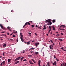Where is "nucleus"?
<instances>
[{
  "label": "nucleus",
  "mask_w": 66,
  "mask_h": 66,
  "mask_svg": "<svg viewBox=\"0 0 66 66\" xmlns=\"http://www.w3.org/2000/svg\"><path fill=\"white\" fill-rule=\"evenodd\" d=\"M21 57L20 56L18 57H17L16 59H15L14 60V61H15V62H16V61H18V60H20V58H21Z\"/></svg>",
  "instance_id": "obj_1"
},
{
  "label": "nucleus",
  "mask_w": 66,
  "mask_h": 66,
  "mask_svg": "<svg viewBox=\"0 0 66 66\" xmlns=\"http://www.w3.org/2000/svg\"><path fill=\"white\" fill-rule=\"evenodd\" d=\"M45 21L46 23H47V22H50V21H51V20H50V19H48L46 20Z\"/></svg>",
  "instance_id": "obj_2"
},
{
  "label": "nucleus",
  "mask_w": 66,
  "mask_h": 66,
  "mask_svg": "<svg viewBox=\"0 0 66 66\" xmlns=\"http://www.w3.org/2000/svg\"><path fill=\"white\" fill-rule=\"evenodd\" d=\"M0 26L1 27V28L2 29H4V28L3 27V26H2V25L1 24H0Z\"/></svg>",
  "instance_id": "obj_3"
},
{
  "label": "nucleus",
  "mask_w": 66,
  "mask_h": 66,
  "mask_svg": "<svg viewBox=\"0 0 66 66\" xmlns=\"http://www.w3.org/2000/svg\"><path fill=\"white\" fill-rule=\"evenodd\" d=\"M27 24H28L29 26H30V23L29 22H26L25 24V25H27Z\"/></svg>",
  "instance_id": "obj_4"
},
{
  "label": "nucleus",
  "mask_w": 66,
  "mask_h": 66,
  "mask_svg": "<svg viewBox=\"0 0 66 66\" xmlns=\"http://www.w3.org/2000/svg\"><path fill=\"white\" fill-rule=\"evenodd\" d=\"M56 61H55L53 63V66H54V65H56Z\"/></svg>",
  "instance_id": "obj_5"
},
{
  "label": "nucleus",
  "mask_w": 66,
  "mask_h": 66,
  "mask_svg": "<svg viewBox=\"0 0 66 66\" xmlns=\"http://www.w3.org/2000/svg\"><path fill=\"white\" fill-rule=\"evenodd\" d=\"M51 24H52V22H49L47 23V25L48 26L51 25Z\"/></svg>",
  "instance_id": "obj_6"
},
{
  "label": "nucleus",
  "mask_w": 66,
  "mask_h": 66,
  "mask_svg": "<svg viewBox=\"0 0 66 66\" xmlns=\"http://www.w3.org/2000/svg\"><path fill=\"white\" fill-rule=\"evenodd\" d=\"M29 62L30 63V64H31V65H33V63L32 62V61L30 60L29 61Z\"/></svg>",
  "instance_id": "obj_7"
},
{
  "label": "nucleus",
  "mask_w": 66,
  "mask_h": 66,
  "mask_svg": "<svg viewBox=\"0 0 66 66\" xmlns=\"http://www.w3.org/2000/svg\"><path fill=\"white\" fill-rule=\"evenodd\" d=\"M38 62L39 66H42L41 65H40V60H39Z\"/></svg>",
  "instance_id": "obj_8"
},
{
  "label": "nucleus",
  "mask_w": 66,
  "mask_h": 66,
  "mask_svg": "<svg viewBox=\"0 0 66 66\" xmlns=\"http://www.w3.org/2000/svg\"><path fill=\"white\" fill-rule=\"evenodd\" d=\"M7 28L9 30L10 32L12 31V30H11V29L10 27H7Z\"/></svg>",
  "instance_id": "obj_9"
},
{
  "label": "nucleus",
  "mask_w": 66,
  "mask_h": 66,
  "mask_svg": "<svg viewBox=\"0 0 66 66\" xmlns=\"http://www.w3.org/2000/svg\"><path fill=\"white\" fill-rule=\"evenodd\" d=\"M20 35L21 36V37H20V38H22L23 36V35H22V34L21 33H20Z\"/></svg>",
  "instance_id": "obj_10"
},
{
  "label": "nucleus",
  "mask_w": 66,
  "mask_h": 66,
  "mask_svg": "<svg viewBox=\"0 0 66 66\" xmlns=\"http://www.w3.org/2000/svg\"><path fill=\"white\" fill-rule=\"evenodd\" d=\"M3 48H5L6 47V44H4L3 45Z\"/></svg>",
  "instance_id": "obj_11"
},
{
  "label": "nucleus",
  "mask_w": 66,
  "mask_h": 66,
  "mask_svg": "<svg viewBox=\"0 0 66 66\" xmlns=\"http://www.w3.org/2000/svg\"><path fill=\"white\" fill-rule=\"evenodd\" d=\"M47 64L48 66H50V61H48V62L47 63Z\"/></svg>",
  "instance_id": "obj_12"
},
{
  "label": "nucleus",
  "mask_w": 66,
  "mask_h": 66,
  "mask_svg": "<svg viewBox=\"0 0 66 66\" xmlns=\"http://www.w3.org/2000/svg\"><path fill=\"white\" fill-rule=\"evenodd\" d=\"M39 44V43H36L35 44V45L36 46H37V45H38Z\"/></svg>",
  "instance_id": "obj_13"
},
{
  "label": "nucleus",
  "mask_w": 66,
  "mask_h": 66,
  "mask_svg": "<svg viewBox=\"0 0 66 66\" xmlns=\"http://www.w3.org/2000/svg\"><path fill=\"white\" fill-rule=\"evenodd\" d=\"M19 61H17L16 62H15V64H18V63H19Z\"/></svg>",
  "instance_id": "obj_14"
},
{
  "label": "nucleus",
  "mask_w": 66,
  "mask_h": 66,
  "mask_svg": "<svg viewBox=\"0 0 66 66\" xmlns=\"http://www.w3.org/2000/svg\"><path fill=\"white\" fill-rule=\"evenodd\" d=\"M20 39H21V40L22 42H24V40H23V38H21Z\"/></svg>",
  "instance_id": "obj_15"
},
{
  "label": "nucleus",
  "mask_w": 66,
  "mask_h": 66,
  "mask_svg": "<svg viewBox=\"0 0 66 66\" xmlns=\"http://www.w3.org/2000/svg\"><path fill=\"white\" fill-rule=\"evenodd\" d=\"M11 59H8V63H10V62H11Z\"/></svg>",
  "instance_id": "obj_16"
},
{
  "label": "nucleus",
  "mask_w": 66,
  "mask_h": 66,
  "mask_svg": "<svg viewBox=\"0 0 66 66\" xmlns=\"http://www.w3.org/2000/svg\"><path fill=\"white\" fill-rule=\"evenodd\" d=\"M31 60L35 64L36 63V62H35V61H34V60L33 59H32Z\"/></svg>",
  "instance_id": "obj_17"
},
{
  "label": "nucleus",
  "mask_w": 66,
  "mask_h": 66,
  "mask_svg": "<svg viewBox=\"0 0 66 66\" xmlns=\"http://www.w3.org/2000/svg\"><path fill=\"white\" fill-rule=\"evenodd\" d=\"M65 27V26L64 25H61L60 26V27Z\"/></svg>",
  "instance_id": "obj_18"
},
{
  "label": "nucleus",
  "mask_w": 66,
  "mask_h": 66,
  "mask_svg": "<svg viewBox=\"0 0 66 66\" xmlns=\"http://www.w3.org/2000/svg\"><path fill=\"white\" fill-rule=\"evenodd\" d=\"M33 49H35V48L32 47L31 48L29 49V51H30L31 50H33Z\"/></svg>",
  "instance_id": "obj_19"
},
{
  "label": "nucleus",
  "mask_w": 66,
  "mask_h": 66,
  "mask_svg": "<svg viewBox=\"0 0 66 66\" xmlns=\"http://www.w3.org/2000/svg\"><path fill=\"white\" fill-rule=\"evenodd\" d=\"M2 63L3 64V65H5V61H4L2 62Z\"/></svg>",
  "instance_id": "obj_20"
},
{
  "label": "nucleus",
  "mask_w": 66,
  "mask_h": 66,
  "mask_svg": "<svg viewBox=\"0 0 66 66\" xmlns=\"http://www.w3.org/2000/svg\"><path fill=\"white\" fill-rule=\"evenodd\" d=\"M35 53L36 55H37V54H38L39 53L38 52H35Z\"/></svg>",
  "instance_id": "obj_21"
},
{
  "label": "nucleus",
  "mask_w": 66,
  "mask_h": 66,
  "mask_svg": "<svg viewBox=\"0 0 66 66\" xmlns=\"http://www.w3.org/2000/svg\"><path fill=\"white\" fill-rule=\"evenodd\" d=\"M30 43H31L30 42H27V45H29L30 44Z\"/></svg>",
  "instance_id": "obj_22"
},
{
  "label": "nucleus",
  "mask_w": 66,
  "mask_h": 66,
  "mask_svg": "<svg viewBox=\"0 0 66 66\" xmlns=\"http://www.w3.org/2000/svg\"><path fill=\"white\" fill-rule=\"evenodd\" d=\"M55 21H55V20H52V22L53 23H54Z\"/></svg>",
  "instance_id": "obj_23"
},
{
  "label": "nucleus",
  "mask_w": 66,
  "mask_h": 66,
  "mask_svg": "<svg viewBox=\"0 0 66 66\" xmlns=\"http://www.w3.org/2000/svg\"><path fill=\"white\" fill-rule=\"evenodd\" d=\"M59 40H60L61 42H62V41H63V40L62 39H61L60 38H59Z\"/></svg>",
  "instance_id": "obj_24"
},
{
  "label": "nucleus",
  "mask_w": 66,
  "mask_h": 66,
  "mask_svg": "<svg viewBox=\"0 0 66 66\" xmlns=\"http://www.w3.org/2000/svg\"><path fill=\"white\" fill-rule=\"evenodd\" d=\"M52 28L53 29V30H55V27H54L53 26Z\"/></svg>",
  "instance_id": "obj_25"
},
{
  "label": "nucleus",
  "mask_w": 66,
  "mask_h": 66,
  "mask_svg": "<svg viewBox=\"0 0 66 66\" xmlns=\"http://www.w3.org/2000/svg\"><path fill=\"white\" fill-rule=\"evenodd\" d=\"M23 61H25V62H28V61L26 59H25L23 60Z\"/></svg>",
  "instance_id": "obj_26"
},
{
  "label": "nucleus",
  "mask_w": 66,
  "mask_h": 66,
  "mask_svg": "<svg viewBox=\"0 0 66 66\" xmlns=\"http://www.w3.org/2000/svg\"><path fill=\"white\" fill-rule=\"evenodd\" d=\"M49 47L51 49V51H52V50H51V45L49 46Z\"/></svg>",
  "instance_id": "obj_27"
},
{
  "label": "nucleus",
  "mask_w": 66,
  "mask_h": 66,
  "mask_svg": "<svg viewBox=\"0 0 66 66\" xmlns=\"http://www.w3.org/2000/svg\"><path fill=\"white\" fill-rule=\"evenodd\" d=\"M60 66H64V63L61 64Z\"/></svg>",
  "instance_id": "obj_28"
},
{
  "label": "nucleus",
  "mask_w": 66,
  "mask_h": 66,
  "mask_svg": "<svg viewBox=\"0 0 66 66\" xmlns=\"http://www.w3.org/2000/svg\"><path fill=\"white\" fill-rule=\"evenodd\" d=\"M54 57L55 59H56V57L55 56V55H54Z\"/></svg>",
  "instance_id": "obj_29"
},
{
  "label": "nucleus",
  "mask_w": 66,
  "mask_h": 66,
  "mask_svg": "<svg viewBox=\"0 0 66 66\" xmlns=\"http://www.w3.org/2000/svg\"><path fill=\"white\" fill-rule=\"evenodd\" d=\"M24 58V57H22L21 58V60H22Z\"/></svg>",
  "instance_id": "obj_30"
},
{
  "label": "nucleus",
  "mask_w": 66,
  "mask_h": 66,
  "mask_svg": "<svg viewBox=\"0 0 66 66\" xmlns=\"http://www.w3.org/2000/svg\"><path fill=\"white\" fill-rule=\"evenodd\" d=\"M28 34L30 35V36H31V34H31L30 32H29Z\"/></svg>",
  "instance_id": "obj_31"
},
{
  "label": "nucleus",
  "mask_w": 66,
  "mask_h": 66,
  "mask_svg": "<svg viewBox=\"0 0 66 66\" xmlns=\"http://www.w3.org/2000/svg\"><path fill=\"white\" fill-rule=\"evenodd\" d=\"M4 53H5V52H4V53H3V56H4Z\"/></svg>",
  "instance_id": "obj_32"
},
{
  "label": "nucleus",
  "mask_w": 66,
  "mask_h": 66,
  "mask_svg": "<svg viewBox=\"0 0 66 66\" xmlns=\"http://www.w3.org/2000/svg\"><path fill=\"white\" fill-rule=\"evenodd\" d=\"M13 37H16V36L14 35H13Z\"/></svg>",
  "instance_id": "obj_33"
},
{
  "label": "nucleus",
  "mask_w": 66,
  "mask_h": 66,
  "mask_svg": "<svg viewBox=\"0 0 66 66\" xmlns=\"http://www.w3.org/2000/svg\"><path fill=\"white\" fill-rule=\"evenodd\" d=\"M49 28L50 29H51V26H50V25L49 26Z\"/></svg>",
  "instance_id": "obj_34"
},
{
  "label": "nucleus",
  "mask_w": 66,
  "mask_h": 66,
  "mask_svg": "<svg viewBox=\"0 0 66 66\" xmlns=\"http://www.w3.org/2000/svg\"><path fill=\"white\" fill-rule=\"evenodd\" d=\"M28 56H32V55H28Z\"/></svg>",
  "instance_id": "obj_35"
},
{
  "label": "nucleus",
  "mask_w": 66,
  "mask_h": 66,
  "mask_svg": "<svg viewBox=\"0 0 66 66\" xmlns=\"http://www.w3.org/2000/svg\"><path fill=\"white\" fill-rule=\"evenodd\" d=\"M51 29H50L49 30V32H50V31H51Z\"/></svg>",
  "instance_id": "obj_36"
},
{
  "label": "nucleus",
  "mask_w": 66,
  "mask_h": 66,
  "mask_svg": "<svg viewBox=\"0 0 66 66\" xmlns=\"http://www.w3.org/2000/svg\"><path fill=\"white\" fill-rule=\"evenodd\" d=\"M50 40L51 42L52 43H53V41L52 40Z\"/></svg>",
  "instance_id": "obj_37"
},
{
  "label": "nucleus",
  "mask_w": 66,
  "mask_h": 66,
  "mask_svg": "<svg viewBox=\"0 0 66 66\" xmlns=\"http://www.w3.org/2000/svg\"><path fill=\"white\" fill-rule=\"evenodd\" d=\"M44 28H47V27H46V25H44Z\"/></svg>",
  "instance_id": "obj_38"
},
{
  "label": "nucleus",
  "mask_w": 66,
  "mask_h": 66,
  "mask_svg": "<svg viewBox=\"0 0 66 66\" xmlns=\"http://www.w3.org/2000/svg\"><path fill=\"white\" fill-rule=\"evenodd\" d=\"M16 41L17 42H18V38H17L16 39Z\"/></svg>",
  "instance_id": "obj_39"
},
{
  "label": "nucleus",
  "mask_w": 66,
  "mask_h": 66,
  "mask_svg": "<svg viewBox=\"0 0 66 66\" xmlns=\"http://www.w3.org/2000/svg\"><path fill=\"white\" fill-rule=\"evenodd\" d=\"M47 29V28H43V30H46Z\"/></svg>",
  "instance_id": "obj_40"
},
{
  "label": "nucleus",
  "mask_w": 66,
  "mask_h": 66,
  "mask_svg": "<svg viewBox=\"0 0 66 66\" xmlns=\"http://www.w3.org/2000/svg\"><path fill=\"white\" fill-rule=\"evenodd\" d=\"M56 60L57 62H59V59H56Z\"/></svg>",
  "instance_id": "obj_41"
},
{
  "label": "nucleus",
  "mask_w": 66,
  "mask_h": 66,
  "mask_svg": "<svg viewBox=\"0 0 66 66\" xmlns=\"http://www.w3.org/2000/svg\"><path fill=\"white\" fill-rule=\"evenodd\" d=\"M60 35L59 34L56 35V36H59Z\"/></svg>",
  "instance_id": "obj_42"
},
{
  "label": "nucleus",
  "mask_w": 66,
  "mask_h": 66,
  "mask_svg": "<svg viewBox=\"0 0 66 66\" xmlns=\"http://www.w3.org/2000/svg\"><path fill=\"white\" fill-rule=\"evenodd\" d=\"M0 65L1 66H2V62L1 64H0Z\"/></svg>",
  "instance_id": "obj_43"
},
{
  "label": "nucleus",
  "mask_w": 66,
  "mask_h": 66,
  "mask_svg": "<svg viewBox=\"0 0 66 66\" xmlns=\"http://www.w3.org/2000/svg\"><path fill=\"white\" fill-rule=\"evenodd\" d=\"M61 35H64V34H63V33H61Z\"/></svg>",
  "instance_id": "obj_44"
},
{
  "label": "nucleus",
  "mask_w": 66,
  "mask_h": 66,
  "mask_svg": "<svg viewBox=\"0 0 66 66\" xmlns=\"http://www.w3.org/2000/svg\"><path fill=\"white\" fill-rule=\"evenodd\" d=\"M5 33V32H4V31H3V32H1V33Z\"/></svg>",
  "instance_id": "obj_45"
},
{
  "label": "nucleus",
  "mask_w": 66,
  "mask_h": 66,
  "mask_svg": "<svg viewBox=\"0 0 66 66\" xmlns=\"http://www.w3.org/2000/svg\"><path fill=\"white\" fill-rule=\"evenodd\" d=\"M26 25H25V24L23 26V28H24V27H25Z\"/></svg>",
  "instance_id": "obj_46"
},
{
  "label": "nucleus",
  "mask_w": 66,
  "mask_h": 66,
  "mask_svg": "<svg viewBox=\"0 0 66 66\" xmlns=\"http://www.w3.org/2000/svg\"><path fill=\"white\" fill-rule=\"evenodd\" d=\"M29 22H31V23H32V22H33V21H30Z\"/></svg>",
  "instance_id": "obj_47"
},
{
  "label": "nucleus",
  "mask_w": 66,
  "mask_h": 66,
  "mask_svg": "<svg viewBox=\"0 0 66 66\" xmlns=\"http://www.w3.org/2000/svg\"><path fill=\"white\" fill-rule=\"evenodd\" d=\"M31 27H34V25H31Z\"/></svg>",
  "instance_id": "obj_48"
},
{
  "label": "nucleus",
  "mask_w": 66,
  "mask_h": 66,
  "mask_svg": "<svg viewBox=\"0 0 66 66\" xmlns=\"http://www.w3.org/2000/svg\"><path fill=\"white\" fill-rule=\"evenodd\" d=\"M35 35H36V36H37V34H36V33H35Z\"/></svg>",
  "instance_id": "obj_49"
},
{
  "label": "nucleus",
  "mask_w": 66,
  "mask_h": 66,
  "mask_svg": "<svg viewBox=\"0 0 66 66\" xmlns=\"http://www.w3.org/2000/svg\"><path fill=\"white\" fill-rule=\"evenodd\" d=\"M7 35H9V32H7Z\"/></svg>",
  "instance_id": "obj_50"
},
{
  "label": "nucleus",
  "mask_w": 66,
  "mask_h": 66,
  "mask_svg": "<svg viewBox=\"0 0 66 66\" xmlns=\"http://www.w3.org/2000/svg\"><path fill=\"white\" fill-rule=\"evenodd\" d=\"M61 49H63V47H62L61 48Z\"/></svg>",
  "instance_id": "obj_51"
},
{
  "label": "nucleus",
  "mask_w": 66,
  "mask_h": 66,
  "mask_svg": "<svg viewBox=\"0 0 66 66\" xmlns=\"http://www.w3.org/2000/svg\"><path fill=\"white\" fill-rule=\"evenodd\" d=\"M51 47H53V45H52V44L51 45Z\"/></svg>",
  "instance_id": "obj_52"
},
{
  "label": "nucleus",
  "mask_w": 66,
  "mask_h": 66,
  "mask_svg": "<svg viewBox=\"0 0 66 66\" xmlns=\"http://www.w3.org/2000/svg\"><path fill=\"white\" fill-rule=\"evenodd\" d=\"M44 47H43V48L42 49L41 51H42L43 50V49H44Z\"/></svg>",
  "instance_id": "obj_53"
},
{
  "label": "nucleus",
  "mask_w": 66,
  "mask_h": 66,
  "mask_svg": "<svg viewBox=\"0 0 66 66\" xmlns=\"http://www.w3.org/2000/svg\"><path fill=\"white\" fill-rule=\"evenodd\" d=\"M66 63H65L64 66H66Z\"/></svg>",
  "instance_id": "obj_54"
},
{
  "label": "nucleus",
  "mask_w": 66,
  "mask_h": 66,
  "mask_svg": "<svg viewBox=\"0 0 66 66\" xmlns=\"http://www.w3.org/2000/svg\"><path fill=\"white\" fill-rule=\"evenodd\" d=\"M13 34L12 33V34H10V36L12 35H13Z\"/></svg>",
  "instance_id": "obj_55"
},
{
  "label": "nucleus",
  "mask_w": 66,
  "mask_h": 66,
  "mask_svg": "<svg viewBox=\"0 0 66 66\" xmlns=\"http://www.w3.org/2000/svg\"><path fill=\"white\" fill-rule=\"evenodd\" d=\"M64 30H64V29H62V31H64Z\"/></svg>",
  "instance_id": "obj_56"
},
{
  "label": "nucleus",
  "mask_w": 66,
  "mask_h": 66,
  "mask_svg": "<svg viewBox=\"0 0 66 66\" xmlns=\"http://www.w3.org/2000/svg\"><path fill=\"white\" fill-rule=\"evenodd\" d=\"M63 50L64 51H66V50Z\"/></svg>",
  "instance_id": "obj_57"
},
{
  "label": "nucleus",
  "mask_w": 66,
  "mask_h": 66,
  "mask_svg": "<svg viewBox=\"0 0 66 66\" xmlns=\"http://www.w3.org/2000/svg\"><path fill=\"white\" fill-rule=\"evenodd\" d=\"M4 36H6V35H5V34H4Z\"/></svg>",
  "instance_id": "obj_58"
},
{
  "label": "nucleus",
  "mask_w": 66,
  "mask_h": 66,
  "mask_svg": "<svg viewBox=\"0 0 66 66\" xmlns=\"http://www.w3.org/2000/svg\"><path fill=\"white\" fill-rule=\"evenodd\" d=\"M24 52H25V51H24L22 53H24Z\"/></svg>",
  "instance_id": "obj_59"
},
{
  "label": "nucleus",
  "mask_w": 66,
  "mask_h": 66,
  "mask_svg": "<svg viewBox=\"0 0 66 66\" xmlns=\"http://www.w3.org/2000/svg\"><path fill=\"white\" fill-rule=\"evenodd\" d=\"M15 32V33L17 34V31H16Z\"/></svg>",
  "instance_id": "obj_60"
},
{
  "label": "nucleus",
  "mask_w": 66,
  "mask_h": 66,
  "mask_svg": "<svg viewBox=\"0 0 66 66\" xmlns=\"http://www.w3.org/2000/svg\"><path fill=\"white\" fill-rule=\"evenodd\" d=\"M4 36V34H2V35H1V36Z\"/></svg>",
  "instance_id": "obj_61"
},
{
  "label": "nucleus",
  "mask_w": 66,
  "mask_h": 66,
  "mask_svg": "<svg viewBox=\"0 0 66 66\" xmlns=\"http://www.w3.org/2000/svg\"><path fill=\"white\" fill-rule=\"evenodd\" d=\"M2 58V56H0V58Z\"/></svg>",
  "instance_id": "obj_62"
},
{
  "label": "nucleus",
  "mask_w": 66,
  "mask_h": 66,
  "mask_svg": "<svg viewBox=\"0 0 66 66\" xmlns=\"http://www.w3.org/2000/svg\"><path fill=\"white\" fill-rule=\"evenodd\" d=\"M38 26H37V25H36V27L37 28V27Z\"/></svg>",
  "instance_id": "obj_63"
},
{
  "label": "nucleus",
  "mask_w": 66,
  "mask_h": 66,
  "mask_svg": "<svg viewBox=\"0 0 66 66\" xmlns=\"http://www.w3.org/2000/svg\"><path fill=\"white\" fill-rule=\"evenodd\" d=\"M4 57H3L2 58V59H3L4 58Z\"/></svg>",
  "instance_id": "obj_64"
}]
</instances>
